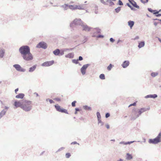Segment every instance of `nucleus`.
Instances as JSON below:
<instances>
[{
    "label": "nucleus",
    "instance_id": "nucleus-52",
    "mask_svg": "<svg viewBox=\"0 0 161 161\" xmlns=\"http://www.w3.org/2000/svg\"><path fill=\"white\" fill-rule=\"evenodd\" d=\"M108 2H109V4H110V6H113V5H114V3H113L111 1H110L109 0V1Z\"/></svg>",
    "mask_w": 161,
    "mask_h": 161
},
{
    "label": "nucleus",
    "instance_id": "nucleus-60",
    "mask_svg": "<svg viewBox=\"0 0 161 161\" xmlns=\"http://www.w3.org/2000/svg\"><path fill=\"white\" fill-rule=\"evenodd\" d=\"M54 100L57 101H60V99L59 98H56L54 99Z\"/></svg>",
    "mask_w": 161,
    "mask_h": 161
},
{
    "label": "nucleus",
    "instance_id": "nucleus-30",
    "mask_svg": "<svg viewBox=\"0 0 161 161\" xmlns=\"http://www.w3.org/2000/svg\"><path fill=\"white\" fill-rule=\"evenodd\" d=\"M61 7L63 8L64 10H66L68 9V7H69V5L67 4H64V5H62Z\"/></svg>",
    "mask_w": 161,
    "mask_h": 161
},
{
    "label": "nucleus",
    "instance_id": "nucleus-9",
    "mask_svg": "<svg viewBox=\"0 0 161 161\" xmlns=\"http://www.w3.org/2000/svg\"><path fill=\"white\" fill-rule=\"evenodd\" d=\"M79 20L81 22H83L80 19H75L74 20L73 22H71L70 25V27H73L74 25H80L81 26V24H80V22L79 23Z\"/></svg>",
    "mask_w": 161,
    "mask_h": 161
},
{
    "label": "nucleus",
    "instance_id": "nucleus-35",
    "mask_svg": "<svg viewBox=\"0 0 161 161\" xmlns=\"http://www.w3.org/2000/svg\"><path fill=\"white\" fill-rule=\"evenodd\" d=\"M126 5H127L129 7V8H130L131 9V10H135V9L129 3H126Z\"/></svg>",
    "mask_w": 161,
    "mask_h": 161
},
{
    "label": "nucleus",
    "instance_id": "nucleus-7",
    "mask_svg": "<svg viewBox=\"0 0 161 161\" xmlns=\"http://www.w3.org/2000/svg\"><path fill=\"white\" fill-rule=\"evenodd\" d=\"M80 22V24H81V26L82 27L83 31H89L90 30L91 28L89 27L85 24H84L83 22H81L80 20L79 21Z\"/></svg>",
    "mask_w": 161,
    "mask_h": 161
},
{
    "label": "nucleus",
    "instance_id": "nucleus-39",
    "mask_svg": "<svg viewBox=\"0 0 161 161\" xmlns=\"http://www.w3.org/2000/svg\"><path fill=\"white\" fill-rule=\"evenodd\" d=\"M72 62L73 63H74L75 64H78L79 63L78 62V59H73L72 60Z\"/></svg>",
    "mask_w": 161,
    "mask_h": 161
},
{
    "label": "nucleus",
    "instance_id": "nucleus-46",
    "mask_svg": "<svg viewBox=\"0 0 161 161\" xmlns=\"http://www.w3.org/2000/svg\"><path fill=\"white\" fill-rule=\"evenodd\" d=\"M76 102V101H74L72 103L71 105L72 107H74L75 106V103Z\"/></svg>",
    "mask_w": 161,
    "mask_h": 161
},
{
    "label": "nucleus",
    "instance_id": "nucleus-40",
    "mask_svg": "<svg viewBox=\"0 0 161 161\" xmlns=\"http://www.w3.org/2000/svg\"><path fill=\"white\" fill-rule=\"evenodd\" d=\"M113 65L111 64H110L107 67V69L108 70H110L112 67Z\"/></svg>",
    "mask_w": 161,
    "mask_h": 161
},
{
    "label": "nucleus",
    "instance_id": "nucleus-14",
    "mask_svg": "<svg viewBox=\"0 0 161 161\" xmlns=\"http://www.w3.org/2000/svg\"><path fill=\"white\" fill-rule=\"evenodd\" d=\"M150 109V107L148 108H141L140 109H138V113L139 114L141 115V114L143 112H145L147 110H149Z\"/></svg>",
    "mask_w": 161,
    "mask_h": 161
},
{
    "label": "nucleus",
    "instance_id": "nucleus-16",
    "mask_svg": "<svg viewBox=\"0 0 161 161\" xmlns=\"http://www.w3.org/2000/svg\"><path fill=\"white\" fill-rule=\"evenodd\" d=\"M158 97V96L156 94H150L146 96L145 97L146 98H156L157 97Z\"/></svg>",
    "mask_w": 161,
    "mask_h": 161
},
{
    "label": "nucleus",
    "instance_id": "nucleus-24",
    "mask_svg": "<svg viewBox=\"0 0 161 161\" xmlns=\"http://www.w3.org/2000/svg\"><path fill=\"white\" fill-rule=\"evenodd\" d=\"M145 45V42L144 41H142L138 43V47L140 48L144 46Z\"/></svg>",
    "mask_w": 161,
    "mask_h": 161
},
{
    "label": "nucleus",
    "instance_id": "nucleus-36",
    "mask_svg": "<svg viewBox=\"0 0 161 161\" xmlns=\"http://www.w3.org/2000/svg\"><path fill=\"white\" fill-rule=\"evenodd\" d=\"M99 78L100 79L104 80L105 79V75L104 74H101L99 75Z\"/></svg>",
    "mask_w": 161,
    "mask_h": 161
},
{
    "label": "nucleus",
    "instance_id": "nucleus-53",
    "mask_svg": "<svg viewBox=\"0 0 161 161\" xmlns=\"http://www.w3.org/2000/svg\"><path fill=\"white\" fill-rule=\"evenodd\" d=\"M103 37H104V36L103 35H99L97 36V37L98 38H103Z\"/></svg>",
    "mask_w": 161,
    "mask_h": 161
},
{
    "label": "nucleus",
    "instance_id": "nucleus-33",
    "mask_svg": "<svg viewBox=\"0 0 161 161\" xmlns=\"http://www.w3.org/2000/svg\"><path fill=\"white\" fill-rule=\"evenodd\" d=\"M75 7H76L75 5L74 6L73 5H69V8L71 9H76Z\"/></svg>",
    "mask_w": 161,
    "mask_h": 161
},
{
    "label": "nucleus",
    "instance_id": "nucleus-64",
    "mask_svg": "<svg viewBox=\"0 0 161 161\" xmlns=\"http://www.w3.org/2000/svg\"><path fill=\"white\" fill-rule=\"evenodd\" d=\"M19 90V89L18 88L16 89L15 90V92L16 94H17V92H18Z\"/></svg>",
    "mask_w": 161,
    "mask_h": 161
},
{
    "label": "nucleus",
    "instance_id": "nucleus-20",
    "mask_svg": "<svg viewBox=\"0 0 161 161\" xmlns=\"http://www.w3.org/2000/svg\"><path fill=\"white\" fill-rule=\"evenodd\" d=\"M5 53V50L3 49H1L0 50V58H3L4 55Z\"/></svg>",
    "mask_w": 161,
    "mask_h": 161
},
{
    "label": "nucleus",
    "instance_id": "nucleus-19",
    "mask_svg": "<svg viewBox=\"0 0 161 161\" xmlns=\"http://www.w3.org/2000/svg\"><path fill=\"white\" fill-rule=\"evenodd\" d=\"M135 22L133 21L129 20L128 22V25L130 26V28L131 29L134 25Z\"/></svg>",
    "mask_w": 161,
    "mask_h": 161
},
{
    "label": "nucleus",
    "instance_id": "nucleus-4",
    "mask_svg": "<svg viewBox=\"0 0 161 161\" xmlns=\"http://www.w3.org/2000/svg\"><path fill=\"white\" fill-rule=\"evenodd\" d=\"M140 114L138 113V110L137 109H134L132 110V114L131 117V119L134 120L138 117Z\"/></svg>",
    "mask_w": 161,
    "mask_h": 161
},
{
    "label": "nucleus",
    "instance_id": "nucleus-29",
    "mask_svg": "<svg viewBox=\"0 0 161 161\" xmlns=\"http://www.w3.org/2000/svg\"><path fill=\"white\" fill-rule=\"evenodd\" d=\"M83 108L84 109L87 110H91L92 109L91 107H89L87 105L84 106Z\"/></svg>",
    "mask_w": 161,
    "mask_h": 161
},
{
    "label": "nucleus",
    "instance_id": "nucleus-34",
    "mask_svg": "<svg viewBox=\"0 0 161 161\" xmlns=\"http://www.w3.org/2000/svg\"><path fill=\"white\" fill-rule=\"evenodd\" d=\"M121 7H118L115 9V11L116 13H118L121 10Z\"/></svg>",
    "mask_w": 161,
    "mask_h": 161
},
{
    "label": "nucleus",
    "instance_id": "nucleus-37",
    "mask_svg": "<svg viewBox=\"0 0 161 161\" xmlns=\"http://www.w3.org/2000/svg\"><path fill=\"white\" fill-rule=\"evenodd\" d=\"M158 74L157 72H152L151 74V75L153 77H155L157 76Z\"/></svg>",
    "mask_w": 161,
    "mask_h": 161
},
{
    "label": "nucleus",
    "instance_id": "nucleus-12",
    "mask_svg": "<svg viewBox=\"0 0 161 161\" xmlns=\"http://www.w3.org/2000/svg\"><path fill=\"white\" fill-rule=\"evenodd\" d=\"M54 63V61L53 60L47 61L42 63V66H48L53 65Z\"/></svg>",
    "mask_w": 161,
    "mask_h": 161
},
{
    "label": "nucleus",
    "instance_id": "nucleus-38",
    "mask_svg": "<svg viewBox=\"0 0 161 161\" xmlns=\"http://www.w3.org/2000/svg\"><path fill=\"white\" fill-rule=\"evenodd\" d=\"M97 117L98 120L100 119H101V116L99 112H97Z\"/></svg>",
    "mask_w": 161,
    "mask_h": 161
},
{
    "label": "nucleus",
    "instance_id": "nucleus-43",
    "mask_svg": "<svg viewBox=\"0 0 161 161\" xmlns=\"http://www.w3.org/2000/svg\"><path fill=\"white\" fill-rule=\"evenodd\" d=\"M98 124H101V126H102L103 125V123L101 119L98 120Z\"/></svg>",
    "mask_w": 161,
    "mask_h": 161
},
{
    "label": "nucleus",
    "instance_id": "nucleus-50",
    "mask_svg": "<svg viewBox=\"0 0 161 161\" xmlns=\"http://www.w3.org/2000/svg\"><path fill=\"white\" fill-rule=\"evenodd\" d=\"M100 2L103 3V4H104V5H107V3H106V2H105L104 0H100Z\"/></svg>",
    "mask_w": 161,
    "mask_h": 161
},
{
    "label": "nucleus",
    "instance_id": "nucleus-44",
    "mask_svg": "<svg viewBox=\"0 0 161 161\" xmlns=\"http://www.w3.org/2000/svg\"><path fill=\"white\" fill-rule=\"evenodd\" d=\"M47 100H49V101L51 104L54 103V102L52 99H49V98H47L46 99L47 102Z\"/></svg>",
    "mask_w": 161,
    "mask_h": 161
},
{
    "label": "nucleus",
    "instance_id": "nucleus-26",
    "mask_svg": "<svg viewBox=\"0 0 161 161\" xmlns=\"http://www.w3.org/2000/svg\"><path fill=\"white\" fill-rule=\"evenodd\" d=\"M133 158V157L132 155L130 154L129 153L126 154V159L127 160H130Z\"/></svg>",
    "mask_w": 161,
    "mask_h": 161
},
{
    "label": "nucleus",
    "instance_id": "nucleus-45",
    "mask_svg": "<svg viewBox=\"0 0 161 161\" xmlns=\"http://www.w3.org/2000/svg\"><path fill=\"white\" fill-rule=\"evenodd\" d=\"M64 54V52L63 50L62 49L60 50V53H59V55H63Z\"/></svg>",
    "mask_w": 161,
    "mask_h": 161
},
{
    "label": "nucleus",
    "instance_id": "nucleus-2",
    "mask_svg": "<svg viewBox=\"0 0 161 161\" xmlns=\"http://www.w3.org/2000/svg\"><path fill=\"white\" fill-rule=\"evenodd\" d=\"M160 142H161V132L158 134L156 138L153 139H149L148 141L149 143L154 144H158Z\"/></svg>",
    "mask_w": 161,
    "mask_h": 161
},
{
    "label": "nucleus",
    "instance_id": "nucleus-5",
    "mask_svg": "<svg viewBox=\"0 0 161 161\" xmlns=\"http://www.w3.org/2000/svg\"><path fill=\"white\" fill-rule=\"evenodd\" d=\"M23 59L27 61H29L32 60L33 59V56L30 52H29L24 54L21 55Z\"/></svg>",
    "mask_w": 161,
    "mask_h": 161
},
{
    "label": "nucleus",
    "instance_id": "nucleus-17",
    "mask_svg": "<svg viewBox=\"0 0 161 161\" xmlns=\"http://www.w3.org/2000/svg\"><path fill=\"white\" fill-rule=\"evenodd\" d=\"M37 66V65L35 64L33 65L32 67L30 68L29 69V72H32L34 71L36 69Z\"/></svg>",
    "mask_w": 161,
    "mask_h": 161
},
{
    "label": "nucleus",
    "instance_id": "nucleus-1",
    "mask_svg": "<svg viewBox=\"0 0 161 161\" xmlns=\"http://www.w3.org/2000/svg\"><path fill=\"white\" fill-rule=\"evenodd\" d=\"M32 103L31 101L24 100L21 109L26 112L30 111L32 109Z\"/></svg>",
    "mask_w": 161,
    "mask_h": 161
},
{
    "label": "nucleus",
    "instance_id": "nucleus-27",
    "mask_svg": "<svg viewBox=\"0 0 161 161\" xmlns=\"http://www.w3.org/2000/svg\"><path fill=\"white\" fill-rule=\"evenodd\" d=\"M54 107L57 111L60 112L61 109L60 106L58 105H54Z\"/></svg>",
    "mask_w": 161,
    "mask_h": 161
},
{
    "label": "nucleus",
    "instance_id": "nucleus-18",
    "mask_svg": "<svg viewBox=\"0 0 161 161\" xmlns=\"http://www.w3.org/2000/svg\"><path fill=\"white\" fill-rule=\"evenodd\" d=\"M53 53L55 56H59L60 50L58 49H57L53 51Z\"/></svg>",
    "mask_w": 161,
    "mask_h": 161
},
{
    "label": "nucleus",
    "instance_id": "nucleus-8",
    "mask_svg": "<svg viewBox=\"0 0 161 161\" xmlns=\"http://www.w3.org/2000/svg\"><path fill=\"white\" fill-rule=\"evenodd\" d=\"M23 101L24 100H22L19 101L15 100L14 102V105L16 108L20 107L21 108V107L22 106Z\"/></svg>",
    "mask_w": 161,
    "mask_h": 161
},
{
    "label": "nucleus",
    "instance_id": "nucleus-3",
    "mask_svg": "<svg viewBox=\"0 0 161 161\" xmlns=\"http://www.w3.org/2000/svg\"><path fill=\"white\" fill-rule=\"evenodd\" d=\"M19 51L22 55L30 52V48L27 45L23 46L19 48Z\"/></svg>",
    "mask_w": 161,
    "mask_h": 161
},
{
    "label": "nucleus",
    "instance_id": "nucleus-15",
    "mask_svg": "<svg viewBox=\"0 0 161 161\" xmlns=\"http://www.w3.org/2000/svg\"><path fill=\"white\" fill-rule=\"evenodd\" d=\"M129 64L130 62L128 61H125L123 62L121 65L123 68H125L129 66Z\"/></svg>",
    "mask_w": 161,
    "mask_h": 161
},
{
    "label": "nucleus",
    "instance_id": "nucleus-25",
    "mask_svg": "<svg viewBox=\"0 0 161 161\" xmlns=\"http://www.w3.org/2000/svg\"><path fill=\"white\" fill-rule=\"evenodd\" d=\"M6 112V110L5 109L3 110L0 113V119L5 114Z\"/></svg>",
    "mask_w": 161,
    "mask_h": 161
},
{
    "label": "nucleus",
    "instance_id": "nucleus-56",
    "mask_svg": "<svg viewBox=\"0 0 161 161\" xmlns=\"http://www.w3.org/2000/svg\"><path fill=\"white\" fill-rule=\"evenodd\" d=\"M120 144H123L124 145H126V142L124 141H122L119 142Z\"/></svg>",
    "mask_w": 161,
    "mask_h": 161
},
{
    "label": "nucleus",
    "instance_id": "nucleus-62",
    "mask_svg": "<svg viewBox=\"0 0 161 161\" xmlns=\"http://www.w3.org/2000/svg\"><path fill=\"white\" fill-rule=\"evenodd\" d=\"M139 37L138 36H136L133 39L134 40H137L139 39Z\"/></svg>",
    "mask_w": 161,
    "mask_h": 161
},
{
    "label": "nucleus",
    "instance_id": "nucleus-59",
    "mask_svg": "<svg viewBox=\"0 0 161 161\" xmlns=\"http://www.w3.org/2000/svg\"><path fill=\"white\" fill-rule=\"evenodd\" d=\"M71 144H78V145H79V143H78L77 142H72Z\"/></svg>",
    "mask_w": 161,
    "mask_h": 161
},
{
    "label": "nucleus",
    "instance_id": "nucleus-55",
    "mask_svg": "<svg viewBox=\"0 0 161 161\" xmlns=\"http://www.w3.org/2000/svg\"><path fill=\"white\" fill-rule=\"evenodd\" d=\"M78 61H81L83 59V57L81 56H80L79 57V58L78 59H77Z\"/></svg>",
    "mask_w": 161,
    "mask_h": 161
},
{
    "label": "nucleus",
    "instance_id": "nucleus-63",
    "mask_svg": "<svg viewBox=\"0 0 161 161\" xmlns=\"http://www.w3.org/2000/svg\"><path fill=\"white\" fill-rule=\"evenodd\" d=\"M156 16L157 17L160 16H161V14H159L158 13V14H157V15H156Z\"/></svg>",
    "mask_w": 161,
    "mask_h": 161
},
{
    "label": "nucleus",
    "instance_id": "nucleus-61",
    "mask_svg": "<svg viewBox=\"0 0 161 161\" xmlns=\"http://www.w3.org/2000/svg\"><path fill=\"white\" fill-rule=\"evenodd\" d=\"M136 102H134V103H132V104H130V105L129 106V107H130V106H135V105H136Z\"/></svg>",
    "mask_w": 161,
    "mask_h": 161
},
{
    "label": "nucleus",
    "instance_id": "nucleus-31",
    "mask_svg": "<svg viewBox=\"0 0 161 161\" xmlns=\"http://www.w3.org/2000/svg\"><path fill=\"white\" fill-rule=\"evenodd\" d=\"M60 112L63 113H66L67 114H68V113L66 109H64V108H61V111Z\"/></svg>",
    "mask_w": 161,
    "mask_h": 161
},
{
    "label": "nucleus",
    "instance_id": "nucleus-6",
    "mask_svg": "<svg viewBox=\"0 0 161 161\" xmlns=\"http://www.w3.org/2000/svg\"><path fill=\"white\" fill-rule=\"evenodd\" d=\"M36 47L38 48H42L45 49L47 48V45L46 42H41L37 45Z\"/></svg>",
    "mask_w": 161,
    "mask_h": 161
},
{
    "label": "nucleus",
    "instance_id": "nucleus-32",
    "mask_svg": "<svg viewBox=\"0 0 161 161\" xmlns=\"http://www.w3.org/2000/svg\"><path fill=\"white\" fill-rule=\"evenodd\" d=\"M84 40L82 41V43H84L86 42L88 39V37L86 36H84Z\"/></svg>",
    "mask_w": 161,
    "mask_h": 161
},
{
    "label": "nucleus",
    "instance_id": "nucleus-28",
    "mask_svg": "<svg viewBox=\"0 0 161 161\" xmlns=\"http://www.w3.org/2000/svg\"><path fill=\"white\" fill-rule=\"evenodd\" d=\"M101 31V29L98 28H96L94 29V31L95 33L97 34L100 33Z\"/></svg>",
    "mask_w": 161,
    "mask_h": 161
},
{
    "label": "nucleus",
    "instance_id": "nucleus-13",
    "mask_svg": "<svg viewBox=\"0 0 161 161\" xmlns=\"http://www.w3.org/2000/svg\"><path fill=\"white\" fill-rule=\"evenodd\" d=\"M129 3L134 7L139 9L140 7L138 6L136 2L134 0H128Z\"/></svg>",
    "mask_w": 161,
    "mask_h": 161
},
{
    "label": "nucleus",
    "instance_id": "nucleus-41",
    "mask_svg": "<svg viewBox=\"0 0 161 161\" xmlns=\"http://www.w3.org/2000/svg\"><path fill=\"white\" fill-rule=\"evenodd\" d=\"M71 156V154L69 153H67L65 154L66 158H69Z\"/></svg>",
    "mask_w": 161,
    "mask_h": 161
},
{
    "label": "nucleus",
    "instance_id": "nucleus-42",
    "mask_svg": "<svg viewBox=\"0 0 161 161\" xmlns=\"http://www.w3.org/2000/svg\"><path fill=\"white\" fill-rule=\"evenodd\" d=\"M118 4L120 6H122L123 5V4L121 0H119Z\"/></svg>",
    "mask_w": 161,
    "mask_h": 161
},
{
    "label": "nucleus",
    "instance_id": "nucleus-47",
    "mask_svg": "<svg viewBox=\"0 0 161 161\" xmlns=\"http://www.w3.org/2000/svg\"><path fill=\"white\" fill-rule=\"evenodd\" d=\"M148 1V0H141V2L143 3H147Z\"/></svg>",
    "mask_w": 161,
    "mask_h": 161
},
{
    "label": "nucleus",
    "instance_id": "nucleus-22",
    "mask_svg": "<svg viewBox=\"0 0 161 161\" xmlns=\"http://www.w3.org/2000/svg\"><path fill=\"white\" fill-rule=\"evenodd\" d=\"M24 96L25 95L24 94L21 93L16 96L15 97L17 98L23 99L24 97Z\"/></svg>",
    "mask_w": 161,
    "mask_h": 161
},
{
    "label": "nucleus",
    "instance_id": "nucleus-51",
    "mask_svg": "<svg viewBox=\"0 0 161 161\" xmlns=\"http://www.w3.org/2000/svg\"><path fill=\"white\" fill-rule=\"evenodd\" d=\"M110 116V114L109 113H107L105 114V117L106 118H108Z\"/></svg>",
    "mask_w": 161,
    "mask_h": 161
},
{
    "label": "nucleus",
    "instance_id": "nucleus-54",
    "mask_svg": "<svg viewBox=\"0 0 161 161\" xmlns=\"http://www.w3.org/2000/svg\"><path fill=\"white\" fill-rule=\"evenodd\" d=\"M135 142V141H130V142H126V145L130 144L131 143H133L134 142Z\"/></svg>",
    "mask_w": 161,
    "mask_h": 161
},
{
    "label": "nucleus",
    "instance_id": "nucleus-49",
    "mask_svg": "<svg viewBox=\"0 0 161 161\" xmlns=\"http://www.w3.org/2000/svg\"><path fill=\"white\" fill-rule=\"evenodd\" d=\"M158 11L157 10H154V11L153 13V14L157 15V14H158Z\"/></svg>",
    "mask_w": 161,
    "mask_h": 161
},
{
    "label": "nucleus",
    "instance_id": "nucleus-58",
    "mask_svg": "<svg viewBox=\"0 0 161 161\" xmlns=\"http://www.w3.org/2000/svg\"><path fill=\"white\" fill-rule=\"evenodd\" d=\"M64 149V148L63 147H61L60 148H59L58 150L57 151V152H58L60 151H61L62 150H63Z\"/></svg>",
    "mask_w": 161,
    "mask_h": 161
},
{
    "label": "nucleus",
    "instance_id": "nucleus-48",
    "mask_svg": "<svg viewBox=\"0 0 161 161\" xmlns=\"http://www.w3.org/2000/svg\"><path fill=\"white\" fill-rule=\"evenodd\" d=\"M147 10L149 12L152 13H153L154 11V10H152L151 8H148Z\"/></svg>",
    "mask_w": 161,
    "mask_h": 161
},
{
    "label": "nucleus",
    "instance_id": "nucleus-23",
    "mask_svg": "<svg viewBox=\"0 0 161 161\" xmlns=\"http://www.w3.org/2000/svg\"><path fill=\"white\" fill-rule=\"evenodd\" d=\"M74 57V54L73 53H69L68 54L66 55L65 56V57L67 58H73Z\"/></svg>",
    "mask_w": 161,
    "mask_h": 161
},
{
    "label": "nucleus",
    "instance_id": "nucleus-10",
    "mask_svg": "<svg viewBox=\"0 0 161 161\" xmlns=\"http://www.w3.org/2000/svg\"><path fill=\"white\" fill-rule=\"evenodd\" d=\"M13 67L18 71L20 72H25L26 70L21 67L19 64H15L13 65Z\"/></svg>",
    "mask_w": 161,
    "mask_h": 161
},
{
    "label": "nucleus",
    "instance_id": "nucleus-11",
    "mask_svg": "<svg viewBox=\"0 0 161 161\" xmlns=\"http://www.w3.org/2000/svg\"><path fill=\"white\" fill-rule=\"evenodd\" d=\"M90 65L89 64H87L84 65L80 69V71L82 75L85 74L86 70L87 68Z\"/></svg>",
    "mask_w": 161,
    "mask_h": 161
},
{
    "label": "nucleus",
    "instance_id": "nucleus-57",
    "mask_svg": "<svg viewBox=\"0 0 161 161\" xmlns=\"http://www.w3.org/2000/svg\"><path fill=\"white\" fill-rule=\"evenodd\" d=\"M110 41L111 42H114L115 41V40L113 38H111L110 39Z\"/></svg>",
    "mask_w": 161,
    "mask_h": 161
},
{
    "label": "nucleus",
    "instance_id": "nucleus-21",
    "mask_svg": "<svg viewBox=\"0 0 161 161\" xmlns=\"http://www.w3.org/2000/svg\"><path fill=\"white\" fill-rule=\"evenodd\" d=\"M84 5H75L76 7L75 8L76 9H78L80 10H84L85 9L84 8Z\"/></svg>",
    "mask_w": 161,
    "mask_h": 161
}]
</instances>
